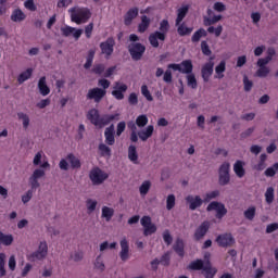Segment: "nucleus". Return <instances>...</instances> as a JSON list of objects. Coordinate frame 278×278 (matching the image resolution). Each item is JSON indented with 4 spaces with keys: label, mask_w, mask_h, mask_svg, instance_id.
<instances>
[{
    "label": "nucleus",
    "mask_w": 278,
    "mask_h": 278,
    "mask_svg": "<svg viewBox=\"0 0 278 278\" xmlns=\"http://www.w3.org/2000/svg\"><path fill=\"white\" fill-rule=\"evenodd\" d=\"M113 216H114V208L110 206L102 207V218H105L106 223H110Z\"/></svg>",
    "instance_id": "nucleus-35"
},
{
    "label": "nucleus",
    "mask_w": 278,
    "mask_h": 278,
    "mask_svg": "<svg viewBox=\"0 0 278 278\" xmlns=\"http://www.w3.org/2000/svg\"><path fill=\"white\" fill-rule=\"evenodd\" d=\"M216 212V218H218L219 220L225 218V216H227V208L225 207V204L217 202V201H213L211 202L207 207H206V212Z\"/></svg>",
    "instance_id": "nucleus-10"
},
{
    "label": "nucleus",
    "mask_w": 278,
    "mask_h": 278,
    "mask_svg": "<svg viewBox=\"0 0 278 278\" xmlns=\"http://www.w3.org/2000/svg\"><path fill=\"white\" fill-rule=\"evenodd\" d=\"M24 8H26V10H29L30 12H36L37 7L36 3H34V0H26L24 2Z\"/></svg>",
    "instance_id": "nucleus-58"
},
{
    "label": "nucleus",
    "mask_w": 278,
    "mask_h": 278,
    "mask_svg": "<svg viewBox=\"0 0 278 278\" xmlns=\"http://www.w3.org/2000/svg\"><path fill=\"white\" fill-rule=\"evenodd\" d=\"M61 31H62L63 36H65V38H68V36H72L74 34L75 27L65 26V27L61 28Z\"/></svg>",
    "instance_id": "nucleus-57"
},
{
    "label": "nucleus",
    "mask_w": 278,
    "mask_h": 278,
    "mask_svg": "<svg viewBox=\"0 0 278 278\" xmlns=\"http://www.w3.org/2000/svg\"><path fill=\"white\" fill-rule=\"evenodd\" d=\"M17 118L18 121H22V125L24 129L29 128V115H27L26 113L20 112L17 113Z\"/></svg>",
    "instance_id": "nucleus-38"
},
{
    "label": "nucleus",
    "mask_w": 278,
    "mask_h": 278,
    "mask_svg": "<svg viewBox=\"0 0 278 278\" xmlns=\"http://www.w3.org/2000/svg\"><path fill=\"white\" fill-rule=\"evenodd\" d=\"M150 25H151V18H149L147 15H142L141 23L138 25L139 34H144V31L149 29Z\"/></svg>",
    "instance_id": "nucleus-27"
},
{
    "label": "nucleus",
    "mask_w": 278,
    "mask_h": 278,
    "mask_svg": "<svg viewBox=\"0 0 278 278\" xmlns=\"http://www.w3.org/2000/svg\"><path fill=\"white\" fill-rule=\"evenodd\" d=\"M138 16V8H131L124 16V25L129 26L134 22V18Z\"/></svg>",
    "instance_id": "nucleus-22"
},
{
    "label": "nucleus",
    "mask_w": 278,
    "mask_h": 278,
    "mask_svg": "<svg viewBox=\"0 0 278 278\" xmlns=\"http://www.w3.org/2000/svg\"><path fill=\"white\" fill-rule=\"evenodd\" d=\"M255 206H250L243 212V216L247 218V220H253V218H255Z\"/></svg>",
    "instance_id": "nucleus-41"
},
{
    "label": "nucleus",
    "mask_w": 278,
    "mask_h": 278,
    "mask_svg": "<svg viewBox=\"0 0 278 278\" xmlns=\"http://www.w3.org/2000/svg\"><path fill=\"white\" fill-rule=\"evenodd\" d=\"M201 51L203 55H212V50L210 49V45H207V41L203 40L201 42Z\"/></svg>",
    "instance_id": "nucleus-54"
},
{
    "label": "nucleus",
    "mask_w": 278,
    "mask_h": 278,
    "mask_svg": "<svg viewBox=\"0 0 278 278\" xmlns=\"http://www.w3.org/2000/svg\"><path fill=\"white\" fill-rule=\"evenodd\" d=\"M243 88L245 92H251L253 89V81L249 79V76H243Z\"/></svg>",
    "instance_id": "nucleus-50"
},
{
    "label": "nucleus",
    "mask_w": 278,
    "mask_h": 278,
    "mask_svg": "<svg viewBox=\"0 0 278 278\" xmlns=\"http://www.w3.org/2000/svg\"><path fill=\"white\" fill-rule=\"evenodd\" d=\"M121 117V114H104L101 116L99 114V110L91 109L87 113V118L90 121L91 125H94V127H99L100 129H103L106 125H110V123L114 121H118Z\"/></svg>",
    "instance_id": "nucleus-1"
},
{
    "label": "nucleus",
    "mask_w": 278,
    "mask_h": 278,
    "mask_svg": "<svg viewBox=\"0 0 278 278\" xmlns=\"http://www.w3.org/2000/svg\"><path fill=\"white\" fill-rule=\"evenodd\" d=\"M220 194L219 190H215V191H211L208 193L205 194L204 198V203H210V201H212V199H216V197H218Z\"/></svg>",
    "instance_id": "nucleus-51"
},
{
    "label": "nucleus",
    "mask_w": 278,
    "mask_h": 278,
    "mask_svg": "<svg viewBox=\"0 0 278 278\" xmlns=\"http://www.w3.org/2000/svg\"><path fill=\"white\" fill-rule=\"evenodd\" d=\"M173 250L177 255H179V257H184L186 255L184 239H176Z\"/></svg>",
    "instance_id": "nucleus-24"
},
{
    "label": "nucleus",
    "mask_w": 278,
    "mask_h": 278,
    "mask_svg": "<svg viewBox=\"0 0 278 278\" xmlns=\"http://www.w3.org/2000/svg\"><path fill=\"white\" fill-rule=\"evenodd\" d=\"M201 75L203 81L207 84V81H210V77L214 75V56H211L210 61L202 66Z\"/></svg>",
    "instance_id": "nucleus-13"
},
{
    "label": "nucleus",
    "mask_w": 278,
    "mask_h": 278,
    "mask_svg": "<svg viewBox=\"0 0 278 278\" xmlns=\"http://www.w3.org/2000/svg\"><path fill=\"white\" fill-rule=\"evenodd\" d=\"M49 253V245L47 241H41L39 243L38 250L28 255L29 262H36V260H45Z\"/></svg>",
    "instance_id": "nucleus-9"
},
{
    "label": "nucleus",
    "mask_w": 278,
    "mask_h": 278,
    "mask_svg": "<svg viewBox=\"0 0 278 278\" xmlns=\"http://www.w3.org/2000/svg\"><path fill=\"white\" fill-rule=\"evenodd\" d=\"M94 29V23H89L86 27H85V35L86 38H92V30Z\"/></svg>",
    "instance_id": "nucleus-62"
},
{
    "label": "nucleus",
    "mask_w": 278,
    "mask_h": 278,
    "mask_svg": "<svg viewBox=\"0 0 278 278\" xmlns=\"http://www.w3.org/2000/svg\"><path fill=\"white\" fill-rule=\"evenodd\" d=\"M86 205H87L88 214H92V212L97 210V200L88 199L86 201Z\"/></svg>",
    "instance_id": "nucleus-48"
},
{
    "label": "nucleus",
    "mask_w": 278,
    "mask_h": 278,
    "mask_svg": "<svg viewBox=\"0 0 278 278\" xmlns=\"http://www.w3.org/2000/svg\"><path fill=\"white\" fill-rule=\"evenodd\" d=\"M231 168V164L228 162H224L218 170V184L219 186H227L231 181V176L229 174V170Z\"/></svg>",
    "instance_id": "nucleus-8"
},
{
    "label": "nucleus",
    "mask_w": 278,
    "mask_h": 278,
    "mask_svg": "<svg viewBox=\"0 0 278 278\" xmlns=\"http://www.w3.org/2000/svg\"><path fill=\"white\" fill-rule=\"evenodd\" d=\"M160 264L162 266H168L170 264V254L165 253L161 256V260H159Z\"/></svg>",
    "instance_id": "nucleus-59"
},
{
    "label": "nucleus",
    "mask_w": 278,
    "mask_h": 278,
    "mask_svg": "<svg viewBox=\"0 0 278 278\" xmlns=\"http://www.w3.org/2000/svg\"><path fill=\"white\" fill-rule=\"evenodd\" d=\"M188 10H189L188 5L181 7L177 10V17L175 22L176 27L181 25L182 21L186 18L188 14Z\"/></svg>",
    "instance_id": "nucleus-25"
},
{
    "label": "nucleus",
    "mask_w": 278,
    "mask_h": 278,
    "mask_svg": "<svg viewBox=\"0 0 278 278\" xmlns=\"http://www.w3.org/2000/svg\"><path fill=\"white\" fill-rule=\"evenodd\" d=\"M105 94H108L106 90L96 87V88L89 89L87 93V99L93 100L94 103H101V100L103 99V97H105Z\"/></svg>",
    "instance_id": "nucleus-14"
},
{
    "label": "nucleus",
    "mask_w": 278,
    "mask_h": 278,
    "mask_svg": "<svg viewBox=\"0 0 278 278\" xmlns=\"http://www.w3.org/2000/svg\"><path fill=\"white\" fill-rule=\"evenodd\" d=\"M115 45L116 41L112 37H109L105 41L100 43L101 53L106 60H110V56L114 53Z\"/></svg>",
    "instance_id": "nucleus-11"
},
{
    "label": "nucleus",
    "mask_w": 278,
    "mask_h": 278,
    "mask_svg": "<svg viewBox=\"0 0 278 278\" xmlns=\"http://www.w3.org/2000/svg\"><path fill=\"white\" fill-rule=\"evenodd\" d=\"M207 36V30L205 28L198 29L191 37L192 42H199L201 38H205Z\"/></svg>",
    "instance_id": "nucleus-34"
},
{
    "label": "nucleus",
    "mask_w": 278,
    "mask_h": 278,
    "mask_svg": "<svg viewBox=\"0 0 278 278\" xmlns=\"http://www.w3.org/2000/svg\"><path fill=\"white\" fill-rule=\"evenodd\" d=\"M147 51V47L140 42H131L128 45V53L134 62H140Z\"/></svg>",
    "instance_id": "nucleus-4"
},
{
    "label": "nucleus",
    "mask_w": 278,
    "mask_h": 278,
    "mask_svg": "<svg viewBox=\"0 0 278 278\" xmlns=\"http://www.w3.org/2000/svg\"><path fill=\"white\" fill-rule=\"evenodd\" d=\"M205 268V263L203 262V260L198 258L195 261H192L189 265H188V269L189 270H203Z\"/></svg>",
    "instance_id": "nucleus-30"
},
{
    "label": "nucleus",
    "mask_w": 278,
    "mask_h": 278,
    "mask_svg": "<svg viewBox=\"0 0 278 278\" xmlns=\"http://www.w3.org/2000/svg\"><path fill=\"white\" fill-rule=\"evenodd\" d=\"M265 201L268 205L275 201V189L273 187L267 188L265 192Z\"/></svg>",
    "instance_id": "nucleus-39"
},
{
    "label": "nucleus",
    "mask_w": 278,
    "mask_h": 278,
    "mask_svg": "<svg viewBox=\"0 0 278 278\" xmlns=\"http://www.w3.org/2000/svg\"><path fill=\"white\" fill-rule=\"evenodd\" d=\"M167 210H173L175 207V194H169L166 200Z\"/></svg>",
    "instance_id": "nucleus-60"
},
{
    "label": "nucleus",
    "mask_w": 278,
    "mask_h": 278,
    "mask_svg": "<svg viewBox=\"0 0 278 278\" xmlns=\"http://www.w3.org/2000/svg\"><path fill=\"white\" fill-rule=\"evenodd\" d=\"M270 73V68L268 67H258L256 71V76L257 77H268V74Z\"/></svg>",
    "instance_id": "nucleus-55"
},
{
    "label": "nucleus",
    "mask_w": 278,
    "mask_h": 278,
    "mask_svg": "<svg viewBox=\"0 0 278 278\" xmlns=\"http://www.w3.org/2000/svg\"><path fill=\"white\" fill-rule=\"evenodd\" d=\"M225 71H227V63L225 61H220V63L215 67V76L217 79H223L225 77Z\"/></svg>",
    "instance_id": "nucleus-32"
},
{
    "label": "nucleus",
    "mask_w": 278,
    "mask_h": 278,
    "mask_svg": "<svg viewBox=\"0 0 278 278\" xmlns=\"http://www.w3.org/2000/svg\"><path fill=\"white\" fill-rule=\"evenodd\" d=\"M202 270L204 271L205 278L216 277V273H218V269H216V267H212L211 263H208L207 265H204V269Z\"/></svg>",
    "instance_id": "nucleus-31"
},
{
    "label": "nucleus",
    "mask_w": 278,
    "mask_h": 278,
    "mask_svg": "<svg viewBox=\"0 0 278 278\" xmlns=\"http://www.w3.org/2000/svg\"><path fill=\"white\" fill-rule=\"evenodd\" d=\"M121 245V252H119V257L122 262H127L129 260V241H127L126 238L122 239L119 241Z\"/></svg>",
    "instance_id": "nucleus-18"
},
{
    "label": "nucleus",
    "mask_w": 278,
    "mask_h": 278,
    "mask_svg": "<svg viewBox=\"0 0 278 278\" xmlns=\"http://www.w3.org/2000/svg\"><path fill=\"white\" fill-rule=\"evenodd\" d=\"M163 81H165V84H172L173 83V72L168 67L165 71V73H163Z\"/></svg>",
    "instance_id": "nucleus-53"
},
{
    "label": "nucleus",
    "mask_w": 278,
    "mask_h": 278,
    "mask_svg": "<svg viewBox=\"0 0 278 278\" xmlns=\"http://www.w3.org/2000/svg\"><path fill=\"white\" fill-rule=\"evenodd\" d=\"M128 159L130 162H134V164H138V152L136 151V146H129Z\"/></svg>",
    "instance_id": "nucleus-37"
},
{
    "label": "nucleus",
    "mask_w": 278,
    "mask_h": 278,
    "mask_svg": "<svg viewBox=\"0 0 278 278\" xmlns=\"http://www.w3.org/2000/svg\"><path fill=\"white\" fill-rule=\"evenodd\" d=\"M213 10H215V12H225V10H227V7L223 2H215L213 5Z\"/></svg>",
    "instance_id": "nucleus-64"
},
{
    "label": "nucleus",
    "mask_w": 278,
    "mask_h": 278,
    "mask_svg": "<svg viewBox=\"0 0 278 278\" xmlns=\"http://www.w3.org/2000/svg\"><path fill=\"white\" fill-rule=\"evenodd\" d=\"M38 90L42 97H47L48 94L51 93V89L47 85V77L42 76L40 77L38 81Z\"/></svg>",
    "instance_id": "nucleus-20"
},
{
    "label": "nucleus",
    "mask_w": 278,
    "mask_h": 278,
    "mask_svg": "<svg viewBox=\"0 0 278 278\" xmlns=\"http://www.w3.org/2000/svg\"><path fill=\"white\" fill-rule=\"evenodd\" d=\"M148 124H149V117H147L146 114L137 116L136 118L137 127H147Z\"/></svg>",
    "instance_id": "nucleus-42"
},
{
    "label": "nucleus",
    "mask_w": 278,
    "mask_h": 278,
    "mask_svg": "<svg viewBox=\"0 0 278 278\" xmlns=\"http://www.w3.org/2000/svg\"><path fill=\"white\" fill-rule=\"evenodd\" d=\"M129 105H138V94L136 92H131L128 97Z\"/></svg>",
    "instance_id": "nucleus-63"
},
{
    "label": "nucleus",
    "mask_w": 278,
    "mask_h": 278,
    "mask_svg": "<svg viewBox=\"0 0 278 278\" xmlns=\"http://www.w3.org/2000/svg\"><path fill=\"white\" fill-rule=\"evenodd\" d=\"M216 242L218 247L227 249V247H233V244H236V239L231 233L226 232L217 236Z\"/></svg>",
    "instance_id": "nucleus-12"
},
{
    "label": "nucleus",
    "mask_w": 278,
    "mask_h": 278,
    "mask_svg": "<svg viewBox=\"0 0 278 278\" xmlns=\"http://www.w3.org/2000/svg\"><path fill=\"white\" fill-rule=\"evenodd\" d=\"M125 92H127V85L116 81L111 92L112 97L117 101H123L125 99Z\"/></svg>",
    "instance_id": "nucleus-15"
},
{
    "label": "nucleus",
    "mask_w": 278,
    "mask_h": 278,
    "mask_svg": "<svg viewBox=\"0 0 278 278\" xmlns=\"http://www.w3.org/2000/svg\"><path fill=\"white\" fill-rule=\"evenodd\" d=\"M13 242H14V236L5 235L3 233V231H0V247L1 244L3 247H12Z\"/></svg>",
    "instance_id": "nucleus-28"
},
{
    "label": "nucleus",
    "mask_w": 278,
    "mask_h": 278,
    "mask_svg": "<svg viewBox=\"0 0 278 278\" xmlns=\"http://www.w3.org/2000/svg\"><path fill=\"white\" fill-rule=\"evenodd\" d=\"M153 131H155V127L153 125H149L146 129H142L138 132V136L142 142H147L151 136H153Z\"/></svg>",
    "instance_id": "nucleus-21"
},
{
    "label": "nucleus",
    "mask_w": 278,
    "mask_h": 278,
    "mask_svg": "<svg viewBox=\"0 0 278 278\" xmlns=\"http://www.w3.org/2000/svg\"><path fill=\"white\" fill-rule=\"evenodd\" d=\"M167 68H172V71H178V73H182V75H191L194 68L191 60H185L181 63H170L167 65Z\"/></svg>",
    "instance_id": "nucleus-6"
},
{
    "label": "nucleus",
    "mask_w": 278,
    "mask_h": 278,
    "mask_svg": "<svg viewBox=\"0 0 278 278\" xmlns=\"http://www.w3.org/2000/svg\"><path fill=\"white\" fill-rule=\"evenodd\" d=\"M210 231V222L205 220L194 231L193 239L195 242H199L207 236V232Z\"/></svg>",
    "instance_id": "nucleus-16"
},
{
    "label": "nucleus",
    "mask_w": 278,
    "mask_h": 278,
    "mask_svg": "<svg viewBox=\"0 0 278 278\" xmlns=\"http://www.w3.org/2000/svg\"><path fill=\"white\" fill-rule=\"evenodd\" d=\"M114 134H116V131L114 130V124L106 127L104 130L105 142L106 144H109V147H113V144L116 142Z\"/></svg>",
    "instance_id": "nucleus-19"
},
{
    "label": "nucleus",
    "mask_w": 278,
    "mask_h": 278,
    "mask_svg": "<svg viewBox=\"0 0 278 278\" xmlns=\"http://www.w3.org/2000/svg\"><path fill=\"white\" fill-rule=\"evenodd\" d=\"M208 34H215L216 38L223 34V25H218L216 28L214 26H210L207 28Z\"/></svg>",
    "instance_id": "nucleus-49"
},
{
    "label": "nucleus",
    "mask_w": 278,
    "mask_h": 278,
    "mask_svg": "<svg viewBox=\"0 0 278 278\" xmlns=\"http://www.w3.org/2000/svg\"><path fill=\"white\" fill-rule=\"evenodd\" d=\"M94 268H97L98 270H101V273H103V270H105V264L103 263L101 255L97 256L96 262H94Z\"/></svg>",
    "instance_id": "nucleus-52"
},
{
    "label": "nucleus",
    "mask_w": 278,
    "mask_h": 278,
    "mask_svg": "<svg viewBox=\"0 0 278 278\" xmlns=\"http://www.w3.org/2000/svg\"><path fill=\"white\" fill-rule=\"evenodd\" d=\"M68 163L71 165V168H73L74 170L77 168H81V161L73 153L67 154L66 159H62L60 161L59 168L61 170H68Z\"/></svg>",
    "instance_id": "nucleus-5"
},
{
    "label": "nucleus",
    "mask_w": 278,
    "mask_h": 278,
    "mask_svg": "<svg viewBox=\"0 0 278 278\" xmlns=\"http://www.w3.org/2000/svg\"><path fill=\"white\" fill-rule=\"evenodd\" d=\"M169 30L170 24L168 23V20H162L160 22L159 30H155L148 37L151 47H153V49H157L160 47V41L164 42L166 40V36Z\"/></svg>",
    "instance_id": "nucleus-2"
},
{
    "label": "nucleus",
    "mask_w": 278,
    "mask_h": 278,
    "mask_svg": "<svg viewBox=\"0 0 278 278\" xmlns=\"http://www.w3.org/2000/svg\"><path fill=\"white\" fill-rule=\"evenodd\" d=\"M25 18H27V15H25L21 9H15L11 14V21H13V23H23Z\"/></svg>",
    "instance_id": "nucleus-26"
},
{
    "label": "nucleus",
    "mask_w": 278,
    "mask_h": 278,
    "mask_svg": "<svg viewBox=\"0 0 278 278\" xmlns=\"http://www.w3.org/2000/svg\"><path fill=\"white\" fill-rule=\"evenodd\" d=\"M150 190H151V180H144L139 187V192L141 197H147Z\"/></svg>",
    "instance_id": "nucleus-36"
},
{
    "label": "nucleus",
    "mask_w": 278,
    "mask_h": 278,
    "mask_svg": "<svg viewBox=\"0 0 278 278\" xmlns=\"http://www.w3.org/2000/svg\"><path fill=\"white\" fill-rule=\"evenodd\" d=\"M48 105H51V99L47 98V99H43L41 101H39L36 106L39 109V110H45V108H47Z\"/></svg>",
    "instance_id": "nucleus-61"
},
{
    "label": "nucleus",
    "mask_w": 278,
    "mask_h": 278,
    "mask_svg": "<svg viewBox=\"0 0 278 278\" xmlns=\"http://www.w3.org/2000/svg\"><path fill=\"white\" fill-rule=\"evenodd\" d=\"M91 73H93L94 75H103V73H105V64L96 63L91 68Z\"/></svg>",
    "instance_id": "nucleus-40"
},
{
    "label": "nucleus",
    "mask_w": 278,
    "mask_h": 278,
    "mask_svg": "<svg viewBox=\"0 0 278 278\" xmlns=\"http://www.w3.org/2000/svg\"><path fill=\"white\" fill-rule=\"evenodd\" d=\"M163 240L165 244H167V247H170V244H173V236H170V231L165 230L163 232Z\"/></svg>",
    "instance_id": "nucleus-56"
},
{
    "label": "nucleus",
    "mask_w": 278,
    "mask_h": 278,
    "mask_svg": "<svg viewBox=\"0 0 278 278\" xmlns=\"http://www.w3.org/2000/svg\"><path fill=\"white\" fill-rule=\"evenodd\" d=\"M186 203L189 205V210L194 212V210H198V207H201L203 203L205 202L203 199H201V195H192L189 194L185 199Z\"/></svg>",
    "instance_id": "nucleus-17"
},
{
    "label": "nucleus",
    "mask_w": 278,
    "mask_h": 278,
    "mask_svg": "<svg viewBox=\"0 0 278 278\" xmlns=\"http://www.w3.org/2000/svg\"><path fill=\"white\" fill-rule=\"evenodd\" d=\"M99 151L103 156L108 155L110 157V155H112V149H110L105 143L99 144Z\"/></svg>",
    "instance_id": "nucleus-46"
},
{
    "label": "nucleus",
    "mask_w": 278,
    "mask_h": 278,
    "mask_svg": "<svg viewBox=\"0 0 278 278\" xmlns=\"http://www.w3.org/2000/svg\"><path fill=\"white\" fill-rule=\"evenodd\" d=\"M155 231H157V227L155 226V224H150L149 226H146L143 228L144 236H153V233H155Z\"/></svg>",
    "instance_id": "nucleus-45"
},
{
    "label": "nucleus",
    "mask_w": 278,
    "mask_h": 278,
    "mask_svg": "<svg viewBox=\"0 0 278 278\" xmlns=\"http://www.w3.org/2000/svg\"><path fill=\"white\" fill-rule=\"evenodd\" d=\"M141 94L147 99V101H153V96L151 91H149V87L147 85L141 86Z\"/></svg>",
    "instance_id": "nucleus-47"
},
{
    "label": "nucleus",
    "mask_w": 278,
    "mask_h": 278,
    "mask_svg": "<svg viewBox=\"0 0 278 278\" xmlns=\"http://www.w3.org/2000/svg\"><path fill=\"white\" fill-rule=\"evenodd\" d=\"M193 28L186 26V23H180L177 28V34L180 36H190L192 34Z\"/></svg>",
    "instance_id": "nucleus-33"
},
{
    "label": "nucleus",
    "mask_w": 278,
    "mask_h": 278,
    "mask_svg": "<svg viewBox=\"0 0 278 278\" xmlns=\"http://www.w3.org/2000/svg\"><path fill=\"white\" fill-rule=\"evenodd\" d=\"M108 177H110V175L99 167H93L89 173V179L93 186H101Z\"/></svg>",
    "instance_id": "nucleus-7"
},
{
    "label": "nucleus",
    "mask_w": 278,
    "mask_h": 278,
    "mask_svg": "<svg viewBox=\"0 0 278 278\" xmlns=\"http://www.w3.org/2000/svg\"><path fill=\"white\" fill-rule=\"evenodd\" d=\"M5 253H0V277H5Z\"/></svg>",
    "instance_id": "nucleus-43"
},
{
    "label": "nucleus",
    "mask_w": 278,
    "mask_h": 278,
    "mask_svg": "<svg viewBox=\"0 0 278 278\" xmlns=\"http://www.w3.org/2000/svg\"><path fill=\"white\" fill-rule=\"evenodd\" d=\"M31 75H34V70L31 67L27 68L25 72H22L17 77V83L25 84L27 79L31 78Z\"/></svg>",
    "instance_id": "nucleus-29"
},
{
    "label": "nucleus",
    "mask_w": 278,
    "mask_h": 278,
    "mask_svg": "<svg viewBox=\"0 0 278 278\" xmlns=\"http://www.w3.org/2000/svg\"><path fill=\"white\" fill-rule=\"evenodd\" d=\"M187 85L189 86V88H192L193 90L197 89L198 84L194 74L187 75Z\"/></svg>",
    "instance_id": "nucleus-44"
},
{
    "label": "nucleus",
    "mask_w": 278,
    "mask_h": 278,
    "mask_svg": "<svg viewBox=\"0 0 278 278\" xmlns=\"http://www.w3.org/2000/svg\"><path fill=\"white\" fill-rule=\"evenodd\" d=\"M71 13V20L76 25H81V23H88L92 16V12L88 8H72L68 10Z\"/></svg>",
    "instance_id": "nucleus-3"
},
{
    "label": "nucleus",
    "mask_w": 278,
    "mask_h": 278,
    "mask_svg": "<svg viewBox=\"0 0 278 278\" xmlns=\"http://www.w3.org/2000/svg\"><path fill=\"white\" fill-rule=\"evenodd\" d=\"M233 173L239 177V179H242L244 175H247V170L244 169V162L238 160L233 164Z\"/></svg>",
    "instance_id": "nucleus-23"
}]
</instances>
